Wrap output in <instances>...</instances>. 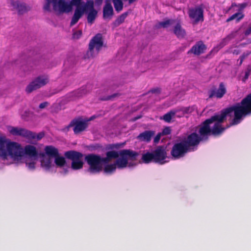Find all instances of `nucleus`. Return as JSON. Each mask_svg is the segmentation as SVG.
Here are the masks:
<instances>
[{"instance_id":"obj_1","label":"nucleus","mask_w":251,"mask_h":251,"mask_svg":"<svg viewBox=\"0 0 251 251\" xmlns=\"http://www.w3.org/2000/svg\"><path fill=\"white\" fill-rule=\"evenodd\" d=\"M105 157L93 154L87 155L85 160L89 167L88 172L96 174L102 170L104 173L111 175L114 173L116 168L122 169L127 166L133 167L136 163L129 161L135 160L138 153L130 150H123L120 151H111L106 152Z\"/></svg>"},{"instance_id":"obj_2","label":"nucleus","mask_w":251,"mask_h":251,"mask_svg":"<svg viewBox=\"0 0 251 251\" xmlns=\"http://www.w3.org/2000/svg\"><path fill=\"white\" fill-rule=\"evenodd\" d=\"M0 156L3 159L11 158L16 163H25L30 170H34L38 161V152L32 145L22 148L18 143L0 136Z\"/></svg>"},{"instance_id":"obj_3","label":"nucleus","mask_w":251,"mask_h":251,"mask_svg":"<svg viewBox=\"0 0 251 251\" xmlns=\"http://www.w3.org/2000/svg\"><path fill=\"white\" fill-rule=\"evenodd\" d=\"M228 116H230V114L227 112L226 109L215 115L197 128L196 131H198L200 134V137L196 133H193L182 141L191 150V147L197 146L200 140H206L210 133L214 135L221 134L225 129L222 126V124Z\"/></svg>"},{"instance_id":"obj_4","label":"nucleus","mask_w":251,"mask_h":251,"mask_svg":"<svg viewBox=\"0 0 251 251\" xmlns=\"http://www.w3.org/2000/svg\"><path fill=\"white\" fill-rule=\"evenodd\" d=\"M226 109L230 116H234L230 126L237 125L240 123L243 117L251 114V94L244 99L241 103H236Z\"/></svg>"},{"instance_id":"obj_5","label":"nucleus","mask_w":251,"mask_h":251,"mask_svg":"<svg viewBox=\"0 0 251 251\" xmlns=\"http://www.w3.org/2000/svg\"><path fill=\"white\" fill-rule=\"evenodd\" d=\"M81 0H46L44 6L45 10L50 11L53 9L59 13H69L72 11L73 5L80 6Z\"/></svg>"},{"instance_id":"obj_6","label":"nucleus","mask_w":251,"mask_h":251,"mask_svg":"<svg viewBox=\"0 0 251 251\" xmlns=\"http://www.w3.org/2000/svg\"><path fill=\"white\" fill-rule=\"evenodd\" d=\"M94 3L93 0H88L83 5H82L81 2L80 6H77L75 9L74 14L71 22V25L73 26L75 25L84 13L87 11L89 12L87 16L88 22L92 24L97 15V11L94 9Z\"/></svg>"},{"instance_id":"obj_7","label":"nucleus","mask_w":251,"mask_h":251,"mask_svg":"<svg viewBox=\"0 0 251 251\" xmlns=\"http://www.w3.org/2000/svg\"><path fill=\"white\" fill-rule=\"evenodd\" d=\"M45 154L40 155L41 167L46 171H51L55 167L51 158H55L59 154L57 149L52 146H48L44 149Z\"/></svg>"},{"instance_id":"obj_8","label":"nucleus","mask_w":251,"mask_h":251,"mask_svg":"<svg viewBox=\"0 0 251 251\" xmlns=\"http://www.w3.org/2000/svg\"><path fill=\"white\" fill-rule=\"evenodd\" d=\"M102 35L97 34L91 40L89 45V50L87 52L88 57H94L97 55L103 46Z\"/></svg>"},{"instance_id":"obj_9","label":"nucleus","mask_w":251,"mask_h":251,"mask_svg":"<svg viewBox=\"0 0 251 251\" xmlns=\"http://www.w3.org/2000/svg\"><path fill=\"white\" fill-rule=\"evenodd\" d=\"M65 157L72 160L71 168L76 170L80 169L83 165V155L82 153L71 151H66L64 154Z\"/></svg>"},{"instance_id":"obj_10","label":"nucleus","mask_w":251,"mask_h":251,"mask_svg":"<svg viewBox=\"0 0 251 251\" xmlns=\"http://www.w3.org/2000/svg\"><path fill=\"white\" fill-rule=\"evenodd\" d=\"M48 82L49 78L47 76H39L34 79L27 86L25 89L26 92L28 93H31L32 91L44 86Z\"/></svg>"},{"instance_id":"obj_11","label":"nucleus","mask_w":251,"mask_h":251,"mask_svg":"<svg viewBox=\"0 0 251 251\" xmlns=\"http://www.w3.org/2000/svg\"><path fill=\"white\" fill-rule=\"evenodd\" d=\"M174 26V32L179 38H183L186 33L185 30L181 27L179 23L176 21L172 20H169L159 24L158 27H167L169 25Z\"/></svg>"},{"instance_id":"obj_12","label":"nucleus","mask_w":251,"mask_h":251,"mask_svg":"<svg viewBox=\"0 0 251 251\" xmlns=\"http://www.w3.org/2000/svg\"><path fill=\"white\" fill-rule=\"evenodd\" d=\"M190 151L191 150L188 148V146H186L182 141L174 146L171 151V154L175 158H179L183 157L188 151Z\"/></svg>"},{"instance_id":"obj_13","label":"nucleus","mask_w":251,"mask_h":251,"mask_svg":"<svg viewBox=\"0 0 251 251\" xmlns=\"http://www.w3.org/2000/svg\"><path fill=\"white\" fill-rule=\"evenodd\" d=\"M8 132L14 136H21L28 139V137H32V132L25 128L9 126L7 127Z\"/></svg>"},{"instance_id":"obj_14","label":"nucleus","mask_w":251,"mask_h":251,"mask_svg":"<svg viewBox=\"0 0 251 251\" xmlns=\"http://www.w3.org/2000/svg\"><path fill=\"white\" fill-rule=\"evenodd\" d=\"M154 161L163 164L166 161L164 160L167 158L165 149L163 147H158L153 151Z\"/></svg>"},{"instance_id":"obj_15","label":"nucleus","mask_w":251,"mask_h":251,"mask_svg":"<svg viewBox=\"0 0 251 251\" xmlns=\"http://www.w3.org/2000/svg\"><path fill=\"white\" fill-rule=\"evenodd\" d=\"M54 163L56 167L62 169L61 173L63 174H67L70 169V167L66 162L65 158L59 156V154L54 158Z\"/></svg>"},{"instance_id":"obj_16","label":"nucleus","mask_w":251,"mask_h":251,"mask_svg":"<svg viewBox=\"0 0 251 251\" xmlns=\"http://www.w3.org/2000/svg\"><path fill=\"white\" fill-rule=\"evenodd\" d=\"M69 126H74V132L78 133L84 130L87 127V122L80 120H75L70 123Z\"/></svg>"},{"instance_id":"obj_17","label":"nucleus","mask_w":251,"mask_h":251,"mask_svg":"<svg viewBox=\"0 0 251 251\" xmlns=\"http://www.w3.org/2000/svg\"><path fill=\"white\" fill-rule=\"evenodd\" d=\"M226 92V90L224 84L221 83L218 89L211 90L209 92V97L211 98L214 97L220 99L224 96Z\"/></svg>"},{"instance_id":"obj_18","label":"nucleus","mask_w":251,"mask_h":251,"mask_svg":"<svg viewBox=\"0 0 251 251\" xmlns=\"http://www.w3.org/2000/svg\"><path fill=\"white\" fill-rule=\"evenodd\" d=\"M189 15L190 17L196 22H198L203 19V11L199 7L190 9Z\"/></svg>"},{"instance_id":"obj_19","label":"nucleus","mask_w":251,"mask_h":251,"mask_svg":"<svg viewBox=\"0 0 251 251\" xmlns=\"http://www.w3.org/2000/svg\"><path fill=\"white\" fill-rule=\"evenodd\" d=\"M206 49V46L201 41L197 42L191 49V51L195 55L203 53Z\"/></svg>"},{"instance_id":"obj_20","label":"nucleus","mask_w":251,"mask_h":251,"mask_svg":"<svg viewBox=\"0 0 251 251\" xmlns=\"http://www.w3.org/2000/svg\"><path fill=\"white\" fill-rule=\"evenodd\" d=\"M176 111L175 117H182L186 114L191 113L193 111V109L191 107H179L173 110Z\"/></svg>"},{"instance_id":"obj_21","label":"nucleus","mask_w":251,"mask_h":251,"mask_svg":"<svg viewBox=\"0 0 251 251\" xmlns=\"http://www.w3.org/2000/svg\"><path fill=\"white\" fill-rule=\"evenodd\" d=\"M155 132L151 130H147L140 133L137 137L138 139L142 141L149 142Z\"/></svg>"},{"instance_id":"obj_22","label":"nucleus","mask_w":251,"mask_h":251,"mask_svg":"<svg viewBox=\"0 0 251 251\" xmlns=\"http://www.w3.org/2000/svg\"><path fill=\"white\" fill-rule=\"evenodd\" d=\"M113 9L111 4L109 2H106L103 9V15L105 19H110L113 15Z\"/></svg>"},{"instance_id":"obj_23","label":"nucleus","mask_w":251,"mask_h":251,"mask_svg":"<svg viewBox=\"0 0 251 251\" xmlns=\"http://www.w3.org/2000/svg\"><path fill=\"white\" fill-rule=\"evenodd\" d=\"M142 159L145 163H148L151 160L154 161L153 153L147 152L143 154Z\"/></svg>"},{"instance_id":"obj_24","label":"nucleus","mask_w":251,"mask_h":251,"mask_svg":"<svg viewBox=\"0 0 251 251\" xmlns=\"http://www.w3.org/2000/svg\"><path fill=\"white\" fill-rule=\"evenodd\" d=\"M176 111L171 110L163 116V119L166 122L170 123L173 118H175Z\"/></svg>"},{"instance_id":"obj_25","label":"nucleus","mask_w":251,"mask_h":251,"mask_svg":"<svg viewBox=\"0 0 251 251\" xmlns=\"http://www.w3.org/2000/svg\"><path fill=\"white\" fill-rule=\"evenodd\" d=\"M113 3L116 11L120 12L123 8V2L122 0H112Z\"/></svg>"},{"instance_id":"obj_26","label":"nucleus","mask_w":251,"mask_h":251,"mask_svg":"<svg viewBox=\"0 0 251 251\" xmlns=\"http://www.w3.org/2000/svg\"><path fill=\"white\" fill-rule=\"evenodd\" d=\"M9 3L13 9H16L18 11L21 10V7H22V5H20L18 0H9Z\"/></svg>"},{"instance_id":"obj_27","label":"nucleus","mask_w":251,"mask_h":251,"mask_svg":"<svg viewBox=\"0 0 251 251\" xmlns=\"http://www.w3.org/2000/svg\"><path fill=\"white\" fill-rule=\"evenodd\" d=\"M32 137H28V139H37V140H39L41 139L43 136H44V133H39L38 134H36L34 132H32Z\"/></svg>"},{"instance_id":"obj_28","label":"nucleus","mask_w":251,"mask_h":251,"mask_svg":"<svg viewBox=\"0 0 251 251\" xmlns=\"http://www.w3.org/2000/svg\"><path fill=\"white\" fill-rule=\"evenodd\" d=\"M127 14L126 13L123 14L121 15L115 22V24L117 25H119L123 23L126 18V17Z\"/></svg>"},{"instance_id":"obj_29","label":"nucleus","mask_w":251,"mask_h":251,"mask_svg":"<svg viewBox=\"0 0 251 251\" xmlns=\"http://www.w3.org/2000/svg\"><path fill=\"white\" fill-rule=\"evenodd\" d=\"M243 17V15L241 13H236L232 15L229 19L227 20V21H230L235 19H237V21H239Z\"/></svg>"},{"instance_id":"obj_30","label":"nucleus","mask_w":251,"mask_h":251,"mask_svg":"<svg viewBox=\"0 0 251 251\" xmlns=\"http://www.w3.org/2000/svg\"><path fill=\"white\" fill-rule=\"evenodd\" d=\"M232 37L231 35H228L226 38L224 39L220 43V47L222 48L225 46L229 42V41L232 39Z\"/></svg>"},{"instance_id":"obj_31","label":"nucleus","mask_w":251,"mask_h":251,"mask_svg":"<svg viewBox=\"0 0 251 251\" xmlns=\"http://www.w3.org/2000/svg\"><path fill=\"white\" fill-rule=\"evenodd\" d=\"M30 116V113L28 111H25L23 114H21V118L25 120L28 121Z\"/></svg>"},{"instance_id":"obj_32","label":"nucleus","mask_w":251,"mask_h":251,"mask_svg":"<svg viewBox=\"0 0 251 251\" xmlns=\"http://www.w3.org/2000/svg\"><path fill=\"white\" fill-rule=\"evenodd\" d=\"M82 35V31L80 30L77 31L74 33L73 37L75 39H78Z\"/></svg>"},{"instance_id":"obj_33","label":"nucleus","mask_w":251,"mask_h":251,"mask_svg":"<svg viewBox=\"0 0 251 251\" xmlns=\"http://www.w3.org/2000/svg\"><path fill=\"white\" fill-rule=\"evenodd\" d=\"M171 133V129L169 127L165 128L162 132L161 133L162 135H168Z\"/></svg>"},{"instance_id":"obj_34","label":"nucleus","mask_w":251,"mask_h":251,"mask_svg":"<svg viewBox=\"0 0 251 251\" xmlns=\"http://www.w3.org/2000/svg\"><path fill=\"white\" fill-rule=\"evenodd\" d=\"M248 53H244L240 57V61L239 63V65H241L242 64L243 60L245 58H246L248 56Z\"/></svg>"},{"instance_id":"obj_35","label":"nucleus","mask_w":251,"mask_h":251,"mask_svg":"<svg viewBox=\"0 0 251 251\" xmlns=\"http://www.w3.org/2000/svg\"><path fill=\"white\" fill-rule=\"evenodd\" d=\"M162 134L161 133L157 134V135L154 138V142L156 144L159 141Z\"/></svg>"},{"instance_id":"obj_36","label":"nucleus","mask_w":251,"mask_h":251,"mask_svg":"<svg viewBox=\"0 0 251 251\" xmlns=\"http://www.w3.org/2000/svg\"><path fill=\"white\" fill-rule=\"evenodd\" d=\"M48 105V102H43V103H41L39 105V107L40 108L42 109V108H44L46 107Z\"/></svg>"},{"instance_id":"obj_37","label":"nucleus","mask_w":251,"mask_h":251,"mask_svg":"<svg viewBox=\"0 0 251 251\" xmlns=\"http://www.w3.org/2000/svg\"><path fill=\"white\" fill-rule=\"evenodd\" d=\"M251 34V26L248 28L245 31V34L246 36H248Z\"/></svg>"},{"instance_id":"obj_38","label":"nucleus","mask_w":251,"mask_h":251,"mask_svg":"<svg viewBox=\"0 0 251 251\" xmlns=\"http://www.w3.org/2000/svg\"><path fill=\"white\" fill-rule=\"evenodd\" d=\"M120 145L119 144H113L111 145V149L118 148Z\"/></svg>"},{"instance_id":"obj_39","label":"nucleus","mask_w":251,"mask_h":251,"mask_svg":"<svg viewBox=\"0 0 251 251\" xmlns=\"http://www.w3.org/2000/svg\"><path fill=\"white\" fill-rule=\"evenodd\" d=\"M151 92L153 93H159L160 92V90L159 89H155L151 90Z\"/></svg>"},{"instance_id":"obj_40","label":"nucleus","mask_w":251,"mask_h":251,"mask_svg":"<svg viewBox=\"0 0 251 251\" xmlns=\"http://www.w3.org/2000/svg\"><path fill=\"white\" fill-rule=\"evenodd\" d=\"M233 53L234 54H238L239 53V51L237 50H234L233 51Z\"/></svg>"},{"instance_id":"obj_41","label":"nucleus","mask_w":251,"mask_h":251,"mask_svg":"<svg viewBox=\"0 0 251 251\" xmlns=\"http://www.w3.org/2000/svg\"><path fill=\"white\" fill-rule=\"evenodd\" d=\"M84 94H85V93L83 92V93H81V94H78L76 96L78 97H81V96H82Z\"/></svg>"},{"instance_id":"obj_42","label":"nucleus","mask_w":251,"mask_h":251,"mask_svg":"<svg viewBox=\"0 0 251 251\" xmlns=\"http://www.w3.org/2000/svg\"><path fill=\"white\" fill-rule=\"evenodd\" d=\"M116 95V94H115V95L112 96L109 99H111L112 98L114 97Z\"/></svg>"},{"instance_id":"obj_43","label":"nucleus","mask_w":251,"mask_h":251,"mask_svg":"<svg viewBox=\"0 0 251 251\" xmlns=\"http://www.w3.org/2000/svg\"><path fill=\"white\" fill-rule=\"evenodd\" d=\"M92 118H91V120L92 119ZM89 121H90V119H89V120H87V122H89Z\"/></svg>"},{"instance_id":"obj_44","label":"nucleus","mask_w":251,"mask_h":251,"mask_svg":"<svg viewBox=\"0 0 251 251\" xmlns=\"http://www.w3.org/2000/svg\"><path fill=\"white\" fill-rule=\"evenodd\" d=\"M92 118H91V120L92 119ZM89 121H90V119H89V120H87V122H89Z\"/></svg>"},{"instance_id":"obj_45","label":"nucleus","mask_w":251,"mask_h":251,"mask_svg":"<svg viewBox=\"0 0 251 251\" xmlns=\"http://www.w3.org/2000/svg\"><path fill=\"white\" fill-rule=\"evenodd\" d=\"M246 75L247 76H248V74L246 73Z\"/></svg>"}]
</instances>
